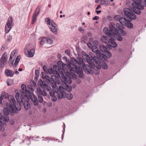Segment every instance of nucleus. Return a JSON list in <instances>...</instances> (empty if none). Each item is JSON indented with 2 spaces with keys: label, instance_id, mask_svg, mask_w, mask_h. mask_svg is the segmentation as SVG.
Here are the masks:
<instances>
[{
  "label": "nucleus",
  "instance_id": "nucleus-60",
  "mask_svg": "<svg viewBox=\"0 0 146 146\" xmlns=\"http://www.w3.org/2000/svg\"><path fill=\"white\" fill-rule=\"evenodd\" d=\"M36 81H33L31 82V84L33 85L34 86H36Z\"/></svg>",
  "mask_w": 146,
  "mask_h": 146
},
{
  "label": "nucleus",
  "instance_id": "nucleus-46",
  "mask_svg": "<svg viewBox=\"0 0 146 146\" xmlns=\"http://www.w3.org/2000/svg\"><path fill=\"white\" fill-rule=\"evenodd\" d=\"M16 53V51L15 50H13L12 51L10 54V57L13 58V59H15V55Z\"/></svg>",
  "mask_w": 146,
  "mask_h": 146
},
{
  "label": "nucleus",
  "instance_id": "nucleus-6",
  "mask_svg": "<svg viewBox=\"0 0 146 146\" xmlns=\"http://www.w3.org/2000/svg\"><path fill=\"white\" fill-rule=\"evenodd\" d=\"M58 67L56 65H54L53 66V68H49L47 70V72L49 74H53L55 75V77L59 78H60V74H62L64 73V71L63 69L59 70V71L57 70Z\"/></svg>",
  "mask_w": 146,
  "mask_h": 146
},
{
  "label": "nucleus",
  "instance_id": "nucleus-26",
  "mask_svg": "<svg viewBox=\"0 0 146 146\" xmlns=\"http://www.w3.org/2000/svg\"><path fill=\"white\" fill-rule=\"evenodd\" d=\"M99 64L101 66V68L102 67V68L104 69H106L108 68V66L107 64L105 63L104 61L100 62L99 61Z\"/></svg>",
  "mask_w": 146,
  "mask_h": 146
},
{
  "label": "nucleus",
  "instance_id": "nucleus-53",
  "mask_svg": "<svg viewBox=\"0 0 146 146\" xmlns=\"http://www.w3.org/2000/svg\"><path fill=\"white\" fill-rule=\"evenodd\" d=\"M120 17V15H115L114 16V19L117 21H118L119 20V19Z\"/></svg>",
  "mask_w": 146,
  "mask_h": 146
},
{
  "label": "nucleus",
  "instance_id": "nucleus-41",
  "mask_svg": "<svg viewBox=\"0 0 146 146\" xmlns=\"http://www.w3.org/2000/svg\"><path fill=\"white\" fill-rule=\"evenodd\" d=\"M39 75V72L38 70H36L35 71V79L36 80L38 78Z\"/></svg>",
  "mask_w": 146,
  "mask_h": 146
},
{
  "label": "nucleus",
  "instance_id": "nucleus-45",
  "mask_svg": "<svg viewBox=\"0 0 146 146\" xmlns=\"http://www.w3.org/2000/svg\"><path fill=\"white\" fill-rule=\"evenodd\" d=\"M46 38L45 37H43L42 38L40 41V44L41 45H43L44 43H46Z\"/></svg>",
  "mask_w": 146,
  "mask_h": 146
},
{
  "label": "nucleus",
  "instance_id": "nucleus-5",
  "mask_svg": "<svg viewBox=\"0 0 146 146\" xmlns=\"http://www.w3.org/2000/svg\"><path fill=\"white\" fill-rule=\"evenodd\" d=\"M134 2L131 4L133 6L132 9L133 11L137 14L139 15L141 13V10H143L144 9L143 6H141L142 0H132Z\"/></svg>",
  "mask_w": 146,
  "mask_h": 146
},
{
  "label": "nucleus",
  "instance_id": "nucleus-62",
  "mask_svg": "<svg viewBox=\"0 0 146 146\" xmlns=\"http://www.w3.org/2000/svg\"><path fill=\"white\" fill-rule=\"evenodd\" d=\"M99 19V17L97 16H95L94 17L92 18L93 20H98Z\"/></svg>",
  "mask_w": 146,
  "mask_h": 146
},
{
  "label": "nucleus",
  "instance_id": "nucleus-33",
  "mask_svg": "<svg viewBox=\"0 0 146 146\" xmlns=\"http://www.w3.org/2000/svg\"><path fill=\"white\" fill-rule=\"evenodd\" d=\"M65 85L64 86H63L62 87L65 90H66L69 92L72 90V87L70 85L69 86L66 84H65Z\"/></svg>",
  "mask_w": 146,
  "mask_h": 146
},
{
  "label": "nucleus",
  "instance_id": "nucleus-35",
  "mask_svg": "<svg viewBox=\"0 0 146 146\" xmlns=\"http://www.w3.org/2000/svg\"><path fill=\"white\" fill-rule=\"evenodd\" d=\"M40 7H38L36 9L35 13H34L33 17H36L39 14L40 10Z\"/></svg>",
  "mask_w": 146,
  "mask_h": 146
},
{
  "label": "nucleus",
  "instance_id": "nucleus-27",
  "mask_svg": "<svg viewBox=\"0 0 146 146\" xmlns=\"http://www.w3.org/2000/svg\"><path fill=\"white\" fill-rule=\"evenodd\" d=\"M110 38H109L108 37L105 36H102L101 38V40L102 42L107 43L109 42L110 41Z\"/></svg>",
  "mask_w": 146,
  "mask_h": 146
},
{
  "label": "nucleus",
  "instance_id": "nucleus-13",
  "mask_svg": "<svg viewBox=\"0 0 146 146\" xmlns=\"http://www.w3.org/2000/svg\"><path fill=\"white\" fill-rule=\"evenodd\" d=\"M7 61V54L6 52L4 53L0 59V67L3 68Z\"/></svg>",
  "mask_w": 146,
  "mask_h": 146
},
{
  "label": "nucleus",
  "instance_id": "nucleus-20",
  "mask_svg": "<svg viewBox=\"0 0 146 146\" xmlns=\"http://www.w3.org/2000/svg\"><path fill=\"white\" fill-rule=\"evenodd\" d=\"M83 68L86 74H92L93 73V71L91 69V67L89 65H85V66H84Z\"/></svg>",
  "mask_w": 146,
  "mask_h": 146
},
{
  "label": "nucleus",
  "instance_id": "nucleus-7",
  "mask_svg": "<svg viewBox=\"0 0 146 146\" xmlns=\"http://www.w3.org/2000/svg\"><path fill=\"white\" fill-rule=\"evenodd\" d=\"M45 21L49 26V28L51 31L54 34L57 35L58 33L57 30V25L52 20L49 18H46L45 19Z\"/></svg>",
  "mask_w": 146,
  "mask_h": 146
},
{
  "label": "nucleus",
  "instance_id": "nucleus-25",
  "mask_svg": "<svg viewBox=\"0 0 146 146\" xmlns=\"http://www.w3.org/2000/svg\"><path fill=\"white\" fill-rule=\"evenodd\" d=\"M105 33L106 35L109 36L110 37H112L114 36L115 34L111 31V30H107L105 31Z\"/></svg>",
  "mask_w": 146,
  "mask_h": 146
},
{
  "label": "nucleus",
  "instance_id": "nucleus-29",
  "mask_svg": "<svg viewBox=\"0 0 146 146\" xmlns=\"http://www.w3.org/2000/svg\"><path fill=\"white\" fill-rule=\"evenodd\" d=\"M124 25L130 29H132L133 27V24L129 20H127L126 22H125Z\"/></svg>",
  "mask_w": 146,
  "mask_h": 146
},
{
  "label": "nucleus",
  "instance_id": "nucleus-32",
  "mask_svg": "<svg viewBox=\"0 0 146 146\" xmlns=\"http://www.w3.org/2000/svg\"><path fill=\"white\" fill-rule=\"evenodd\" d=\"M23 104L25 110H28L30 109L31 107L28 101L27 102L25 101V102H24Z\"/></svg>",
  "mask_w": 146,
  "mask_h": 146
},
{
  "label": "nucleus",
  "instance_id": "nucleus-3",
  "mask_svg": "<svg viewBox=\"0 0 146 146\" xmlns=\"http://www.w3.org/2000/svg\"><path fill=\"white\" fill-rule=\"evenodd\" d=\"M53 82H54V81ZM51 85L52 88L55 90V93L56 94V95L59 99H61L66 97V92L62 87L59 86L58 88L55 82L52 83Z\"/></svg>",
  "mask_w": 146,
  "mask_h": 146
},
{
  "label": "nucleus",
  "instance_id": "nucleus-49",
  "mask_svg": "<svg viewBox=\"0 0 146 146\" xmlns=\"http://www.w3.org/2000/svg\"><path fill=\"white\" fill-rule=\"evenodd\" d=\"M2 121H0V131H3L5 129L3 125L2 124Z\"/></svg>",
  "mask_w": 146,
  "mask_h": 146
},
{
  "label": "nucleus",
  "instance_id": "nucleus-31",
  "mask_svg": "<svg viewBox=\"0 0 146 146\" xmlns=\"http://www.w3.org/2000/svg\"><path fill=\"white\" fill-rule=\"evenodd\" d=\"M91 49L92 52L95 53L96 55H97V54H98V52H100V50H98V48L96 46H92Z\"/></svg>",
  "mask_w": 146,
  "mask_h": 146
},
{
  "label": "nucleus",
  "instance_id": "nucleus-40",
  "mask_svg": "<svg viewBox=\"0 0 146 146\" xmlns=\"http://www.w3.org/2000/svg\"><path fill=\"white\" fill-rule=\"evenodd\" d=\"M15 59H13V57H10L9 61V64L10 66H11L12 65Z\"/></svg>",
  "mask_w": 146,
  "mask_h": 146
},
{
  "label": "nucleus",
  "instance_id": "nucleus-23",
  "mask_svg": "<svg viewBox=\"0 0 146 146\" xmlns=\"http://www.w3.org/2000/svg\"><path fill=\"white\" fill-rule=\"evenodd\" d=\"M22 104H23V102L22 103H21V102H18V101L17 103H16V102L15 103V104H13L15 108V110H17V113H18V111L21 110V105Z\"/></svg>",
  "mask_w": 146,
  "mask_h": 146
},
{
  "label": "nucleus",
  "instance_id": "nucleus-48",
  "mask_svg": "<svg viewBox=\"0 0 146 146\" xmlns=\"http://www.w3.org/2000/svg\"><path fill=\"white\" fill-rule=\"evenodd\" d=\"M46 43L49 44H52L53 43V41L51 39L46 38Z\"/></svg>",
  "mask_w": 146,
  "mask_h": 146
},
{
  "label": "nucleus",
  "instance_id": "nucleus-36",
  "mask_svg": "<svg viewBox=\"0 0 146 146\" xmlns=\"http://www.w3.org/2000/svg\"><path fill=\"white\" fill-rule=\"evenodd\" d=\"M125 18L120 17L119 19V22L122 25H124L125 22L127 20Z\"/></svg>",
  "mask_w": 146,
  "mask_h": 146
},
{
  "label": "nucleus",
  "instance_id": "nucleus-43",
  "mask_svg": "<svg viewBox=\"0 0 146 146\" xmlns=\"http://www.w3.org/2000/svg\"><path fill=\"white\" fill-rule=\"evenodd\" d=\"M7 26V25H5V30L6 33H8L11 29V26Z\"/></svg>",
  "mask_w": 146,
  "mask_h": 146
},
{
  "label": "nucleus",
  "instance_id": "nucleus-59",
  "mask_svg": "<svg viewBox=\"0 0 146 146\" xmlns=\"http://www.w3.org/2000/svg\"><path fill=\"white\" fill-rule=\"evenodd\" d=\"M11 125H13L15 123V121L13 119H11L9 121Z\"/></svg>",
  "mask_w": 146,
  "mask_h": 146
},
{
  "label": "nucleus",
  "instance_id": "nucleus-9",
  "mask_svg": "<svg viewBox=\"0 0 146 146\" xmlns=\"http://www.w3.org/2000/svg\"><path fill=\"white\" fill-rule=\"evenodd\" d=\"M24 53L25 55L29 57L33 56L35 53V50L33 49H31L30 46L27 45L24 49Z\"/></svg>",
  "mask_w": 146,
  "mask_h": 146
},
{
  "label": "nucleus",
  "instance_id": "nucleus-18",
  "mask_svg": "<svg viewBox=\"0 0 146 146\" xmlns=\"http://www.w3.org/2000/svg\"><path fill=\"white\" fill-rule=\"evenodd\" d=\"M21 89L20 90V93H22L23 95H26L27 96L30 95V93L29 91L26 89V85L23 84L21 85Z\"/></svg>",
  "mask_w": 146,
  "mask_h": 146
},
{
  "label": "nucleus",
  "instance_id": "nucleus-55",
  "mask_svg": "<svg viewBox=\"0 0 146 146\" xmlns=\"http://www.w3.org/2000/svg\"><path fill=\"white\" fill-rule=\"evenodd\" d=\"M20 56H18L17 57V58L16 59V60L15 61V62L18 64L19 61L20 60Z\"/></svg>",
  "mask_w": 146,
  "mask_h": 146
},
{
  "label": "nucleus",
  "instance_id": "nucleus-14",
  "mask_svg": "<svg viewBox=\"0 0 146 146\" xmlns=\"http://www.w3.org/2000/svg\"><path fill=\"white\" fill-rule=\"evenodd\" d=\"M27 96V99L28 100L29 98H30L34 106H37L38 105V101L37 98L36 96L33 94L31 93H30V95Z\"/></svg>",
  "mask_w": 146,
  "mask_h": 146
},
{
  "label": "nucleus",
  "instance_id": "nucleus-39",
  "mask_svg": "<svg viewBox=\"0 0 146 146\" xmlns=\"http://www.w3.org/2000/svg\"><path fill=\"white\" fill-rule=\"evenodd\" d=\"M116 26L117 27V28L118 31L121 30L123 28V26L122 25H121L118 23H117L116 24Z\"/></svg>",
  "mask_w": 146,
  "mask_h": 146
},
{
  "label": "nucleus",
  "instance_id": "nucleus-21",
  "mask_svg": "<svg viewBox=\"0 0 146 146\" xmlns=\"http://www.w3.org/2000/svg\"><path fill=\"white\" fill-rule=\"evenodd\" d=\"M115 25L114 23L112 22L110 23L109 25V29L112 31H113L115 34L117 33L118 30L117 28L115 27Z\"/></svg>",
  "mask_w": 146,
  "mask_h": 146
},
{
  "label": "nucleus",
  "instance_id": "nucleus-17",
  "mask_svg": "<svg viewBox=\"0 0 146 146\" xmlns=\"http://www.w3.org/2000/svg\"><path fill=\"white\" fill-rule=\"evenodd\" d=\"M96 58H97L98 61H106L107 59L106 58V56L104 54L100 52H98L96 55Z\"/></svg>",
  "mask_w": 146,
  "mask_h": 146
},
{
  "label": "nucleus",
  "instance_id": "nucleus-52",
  "mask_svg": "<svg viewBox=\"0 0 146 146\" xmlns=\"http://www.w3.org/2000/svg\"><path fill=\"white\" fill-rule=\"evenodd\" d=\"M111 45H112V46L111 47H112L113 48H116L117 46V43L114 41H111Z\"/></svg>",
  "mask_w": 146,
  "mask_h": 146
},
{
  "label": "nucleus",
  "instance_id": "nucleus-54",
  "mask_svg": "<svg viewBox=\"0 0 146 146\" xmlns=\"http://www.w3.org/2000/svg\"><path fill=\"white\" fill-rule=\"evenodd\" d=\"M43 70L46 73H47V70L48 69L46 66L45 65H44L43 67Z\"/></svg>",
  "mask_w": 146,
  "mask_h": 146
},
{
  "label": "nucleus",
  "instance_id": "nucleus-58",
  "mask_svg": "<svg viewBox=\"0 0 146 146\" xmlns=\"http://www.w3.org/2000/svg\"><path fill=\"white\" fill-rule=\"evenodd\" d=\"M94 73L96 75L100 73V71L97 70H94Z\"/></svg>",
  "mask_w": 146,
  "mask_h": 146
},
{
  "label": "nucleus",
  "instance_id": "nucleus-16",
  "mask_svg": "<svg viewBox=\"0 0 146 146\" xmlns=\"http://www.w3.org/2000/svg\"><path fill=\"white\" fill-rule=\"evenodd\" d=\"M57 64L58 67L57 68V70L59 71V70H60V69H63L65 73V71H66V70L68 68V64L67 65L63 64L62 62L61 61H58L57 62Z\"/></svg>",
  "mask_w": 146,
  "mask_h": 146
},
{
  "label": "nucleus",
  "instance_id": "nucleus-24",
  "mask_svg": "<svg viewBox=\"0 0 146 146\" xmlns=\"http://www.w3.org/2000/svg\"><path fill=\"white\" fill-rule=\"evenodd\" d=\"M8 94L6 92H3L1 93V94L0 97V104L2 103V100L4 99H6L8 96Z\"/></svg>",
  "mask_w": 146,
  "mask_h": 146
},
{
  "label": "nucleus",
  "instance_id": "nucleus-61",
  "mask_svg": "<svg viewBox=\"0 0 146 146\" xmlns=\"http://www.w3.org/2000/svg\"><path fill=\"white\" fill-rule=\"evenodd\" d=\"M53 98V99H52V100L53 102H55L56 100H57V98L56 96H52Z\"/></svg>",
  "mask_w": 146,
  "mask_h": 146
},
{
  "label": "nucleus",
  "instance_id": "nucleus-15",
  "mask_svg": "<svg viewBox=\"0 0 146 146\" xmlns=\"http://www.w3.org/2000/svg\"><path fill=\"white\" fill-rule=\"evenodd\" d=\"M15 97L17 101L22 103L23 99H27V96L26 95H23L22 93L19 92L16 94Z\"/></svg>",
  "mask_w": 146,
  "mask_h": 146
},
{
  "label": "nucleus",
  "instance_id": "nucleus-56",
  "mask_svg": "<svg viewBox=\"0 0 146 146\" xmlns=\"http://www.w3.org/2000/svg\"><path fill=\"white\" fill-rule=\"evenodd\" d=\"M120 31H121V34L122 35V36H124L126 35V32H125V31L123 30H122V29L121 30H120Z\"/></svg>",
  "mask_w": 146,
  "mask_h": 146
},
{
  "label": "nucleus",
  "instance_id": "nucleus-4",
  "mask_svg": "<svg viewBox=\"0 0 146 146\" xmlns=\"http://www.w3.org/2000/svg\"><path fill=\"white\" fill-rule=\"evenodd\" d=\"M72 62H69L68 65L70 66H72L76 68H83L85 66V64L84 62L83 59L80 57H78L76 59L73 57L71 59Z\"/></svg>",
  "mask_w": 146,
  "mask_h": 146
},
{
  "label": "nucleus",
  "instance_id": "nucleus-37",
  "mask_svg": "<svg viewBox=\"0 0 146 146\" xmlns=\"http://www.w3.org/2000/svg\"><path fill=\"white\" fill-rule=\"evenodd\" d=\"M100 48L101 51L104 53H105L108 50L107 48L103 45H101L100 46Z\"/></svg>",
  "mask_w": 146,
  "mask_h": 146
},
{
  "label": "nucleus",
  "instance_id": "nucleus-63",
  "mask_svg": "<svg viewBox=\"0 0 146 146\" xmlns=\"http://www.w3.org/2000/svg\"><path fill=\"white\" fill-rule=\"evenodd\" d=\"M76 80V82L78 84H80V82H81V80L80 79L78 78H76V79H75Z\"/></svg>",
  "mask_w": 146,
  "mask_h": 146
},
{
  "label": "nucleus",
  "instance_id": "nucleus-30",
  "mask_svg": "<svg viewBox=\"0 0 146 146\" xmlns=\"http://www.w3.org/2000/svg\"><path fill=\"white\" fill-rule=\"evenodd\" d=\"M5 72L6 75L10 77L12 76L14 74L13 71L8 69H6Z\"/></svg>",
  "mask_w": 146,
  "mask_h": 146
},
{
  "label": "nucleus",
  "instance_id": "nucleus-12",
  "mask_svg": "<svg viewBox=\"0 0 146 146\" xmlns=\"http://www.w3.org/2000/svg\"><path fill=\"white\" fill-rule=\"evenodd\" d=\"M38 84H40V85L43 89L46 91H49L50 90V84L45 81H42L41 79H40L39 80Z\"/></svg>",
  "mask_w": 146,
  "mask_h": 146
},
{
  "label": "nucleus",
  "instance_id": "nucleus-51",
  "mask_svg": "<svg viewBox=\"0 0 146 146\" xmlns=\"http://www.w3.org/2000/svg\"><path fill=\"white\" fill-rule=\"evenodd\" d=\"M28 88L29 91L31 92L33 90V86L31 85H29L28 86Z\"/></svg>",
  "mask_w": 146,
  "mask_h": 146
},
{
  "label": "nucleus",
  "instance_id": "nucleus-57",
  "mask_svg": "<svg viewBox=\"0 0 146 146\" xmlns=\"http://www.w3.org/2000/svg\"><path fill=\"white\" fill-rule=\"evenodd\" d=\"M44 78H46V79L49 81H51V79H52V77H51L50 78V77L46 75V76L44 77Z\"/></svg>",
  "mask_w": 146,
  "mask_h": 146
},
{
  "label": "nucleus",
  "instance_id": "nucleus-1",
  "mask_svg": "<svg viewBox=\"0 0 146 146\" xmlns=\"http://www.w3.org/2000/svg\"><path fill=\"white\" fill-rule=\"evenodd\" d=\"M6 108H5L3 109V112L5 115L4 116L0 114V119L7 122L9 119L8 116L9 113H17V112L13 104H11L8 102L6 104Z\"/></svg>",
  "mask_w": 146,
  "mask_h": 146
},
{
  "label": "nucleus",
  "instance_id": "nucleus-38",
  "mask_svg": "<svg viewBox=\"0 0 146 146\" xmlns=\"http://www.w3.org/2000/svg\"><path fill=\"white\" fill-rule=\"evenodd\" d=\"M13 22V19L11 17H9L8 18L7 21L5 25L8 26V27L11 26V25Z\"/></svg>",
  "mask_w": 146,
  "mask_h": 146
},
{
  "label": "nucleus",
  "instance_id": "nucleus-64",
  "mask_svg": "<svg viewBox=\"0 0 146 146\" xmlns=\"http://www.w3.org/2000/svg\"><path fill=\"white\" fill-rule=\"evenodd\" d=\"M36 17H32V20L31 22V23L32 24H33L34 22L36 21Z\"/></svg>",
  "mask_w": 146,
  "mask_h": 146
},
{
  "label": "nucleus",
  "instance_id": "nucleus-34",
  "mask_svg": "<svg viewBox=\"0 0 146 146\" xmlns=\"http://www.w3.org/2000/svg\"><path fill=\"white\" fill-rule=\"evenodd\" d=\"M114 36L117 40L119 41H121L123 40V38L121 36V35H120V33L118 34V32L117 33H116L115 35H114Z\"/></svg>",
  "mask_w": 146,
  "mask_h": 146
},
{
  "label": "nucleus",
  "instance_id": "nucleus-10",
  "mask_svg": "<svg viewBox=\"0 0 146 146\" xmlns=\"http://www.w3.org/2000/svg\"><path fill=\"white\" fill-rule=\"evenodd\" d=\"M75 67L74 68L72 66H68V68L65 71L69 75L72 77V78L74 79H76V75L74 72H75V71L74 70Z\"/></svg>",
  "mask_w": 146,
  "mask_h": 146
},
{
  "label": "nucleus",
  "instance_id": "nucleus-8",
  "mask_svg": "<svg viewBox=\"0 0 146 146\" xmlns=\"http://www.w3.org/2000/svg\"><path fill=\"white\" fill-rule=\"evenodd\" d=\"M124 17L129 20H134L136 18V16L129 9L125 8L123 10Z\"/></svg>",
  "mask_w": 146,
  "mask_h": 146
},
{
  "label": "nucleus",
  "instance_id": "nucleus-50",
  "mask_svg": "<svg viewBox=\"0 0 146 146\" xmlns=\"http://www.w3.org/2000/svg\"><path fill=\"white\" fill-rule=\"evenodd\" d=\"M55 91V90L53 88L52 91L51 90L50 91H49V94L51 96H52L54 95Z\"/></svg>",
  "mask_w": 146,
  "mask_h": 146
},
{
  "label": "nucleus",
  "instance_id": "nucleus-22",
  "mask_svg": "<svg viewBox=\"0 0 146 146\" xmlns=\"http://www.w3.org/2000/svg\"><path fill=\"white\" fill-rule=\"evenodd\" d=\"M36 89L37 92V94L40 95V96H45L47 95L46 92L44 90L42 91L39 87H37Z\"/></svg>",
  "mask_w": 146,
  "mask_h": 146
},
{
  "label": "nucleus",
  "instance_id": "nucleus-47",
  "mask_svg": "<svg viewBox=\"0 0 146 146\" xmlns=\"http://www.w3.org/2000/svg\"><path fill=\"white\" fill-rule=\"evenodd\" d=\"M105 53L106 54V55H105L106 56V58H110L111 56V53L108 50L106 51V52H105Z\"/></svg>",
  "mask_w": 146,
  "mask_h": 146
},
{
  "label": "nucleus",
  "instance_id": "nucleus-28",
  "mask_svg": "<svg viewBox=\"0 0 146 146\" xmlns=\"http://www.w3.org/2000/svg\"><path fill=\"white\" fill-rule=\"evenodd\" d=\"M7 97L9 101L11 104H15L16 101L13 96L11 95L8 96Z\"/></svg>",
  "mask_w": 146,
  "mask_h": 146
},
{
  "label": "nucleus",
  "instance_id": "nucleus-19",
  "mask_svg": "<svg viewBox=\"0 0 146 146\" xmlns=\"http://www.w3.org/2000/svg\"><path fill=\"white\" fill-rule=\"evenodd\" d=\"M83 68H75L74 70L75 71V72L78 74V77L80 78H82L84 76L83 71L82 70Z\"/></svg>",
  "mask_w": 146,
  "mask_h": 146
},
{
  "label": "nucleus",
  "instance_id": "nucleus-2",
  "mask_svg": "<svg viewBox=\"0 0 146 146\" xmlns=\"http://www.w3.org/2000/svg\"><path fill=\"white\" fill-rule=\"evenodd\" d=\"M96 56H90L88 54H84L83 55V58L84 60L86 61V60L87 62L90 64L91 66L93 68L95 67L96 64V67L98 69H101V66L99 64V61H98L97 58H96Z\"/></svg>",
  "mask_w": 146,
  "mask_h": 146
},
{
  "label": "nucleus",
  "instance_id": "nucleus-42",
  "mask_svg": "<svg viewBox=\"0 0 146 146\" xmlns=\"http://www.w3.org/2000/svg\"><path fill=\"white\" fill-rule=\"evenodd\" d=\"M37 96L38 97V102H39L40 103H42L43 102V98L42 96H40V95L37 94Z\"/></svg>",
  "mask_w": 146,
  "mask_h": 146
},
{
  "label": "nucleus",
  "instance_id": "nucleus-11",
  "mask_svg": "<svg viewBox=\"0 0 146 146\" xmlns=\"http://www.w3.org/2000/svg\"><path fill=\"white\" fill-rule=\"evenodd\" d=\"M65 73L63 74H60L61 75V78H60L61 81L63 83L65 84H70L72 82L71 78L70 76L68 75H66L65 76Z\"/></svg>",
  "mask_w": 146,
  "mask_h": 146
},
{
  "label": "nucleus",
  "instance_id": "nucleus-44",
  "mask_svg": "<svg viewBox=\"0 0 146 146\" xmlns=\"http://www.w3.org/2000/svg\"><path fill=\"white\" fill-rule=\"evenodd\" d=\"M67 94V95H66V96L67 99L69 100H71L73 98V95H72L69 92H68V93L66 94Z\"/></svg>",
  "mask_w": 146,
  "mask_h": 146
}]
</instances>
